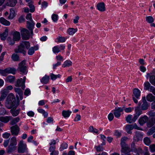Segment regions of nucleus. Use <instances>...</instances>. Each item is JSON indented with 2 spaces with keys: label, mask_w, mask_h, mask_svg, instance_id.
<instances>
[{
  "label": "nucleus",
  "mask_w": 155,
  "mask_h": 155,
  "mask_svg": "<svg viewBox=\"0 0 155 155\" xmlns=\"http://www.w3.org/2000/svg\"><path fill=\"white\" fill-rule=\"evenodd\" d=\"M155 132V125L149 129L147 132V134L148 136L152 135Z\"/></svg>",
  "instance_id": "58836bf2"
},
{
  "label": "nucleus",
  "mask_w": 155,
  "mask_h": 155,
  "mask_svg": "<svg viewBox=\"0 0 155 155\" xmlns=\"http://www.w3.org/2000/svg\"><path fill=\"white\" fill-rule=\"evenodd\" d=\"M133 96H134L137 99H139L140 95V91L137 88H135L133 90Z\"/></svg>",
  "instance_id": "412c9836"
},
{
  "label": "nucleus",
  "mask_w": 155,
  "mask_h": 155,
  "mask_svg": "<svg viewBox=\"0 0 155 155\" xmlns=\"http://www.w3.org/2000/svg\"><path fill=\"white\" fill-rule=\"evenodd\" d=\"M17 144V141L16 138L15 137H13L10 140V144L16 145Z\"/></svg>",
  "instance_id": "4c0bfd02"
},
{
  "label": "nucleus",
  "mask_w": 155,
  "mask_h": 155,
  "mask_svg": "<svg viewBox=\"0 0 155 155\" xmlns=\"http://www.w3.org/2000/svg\"><path fill=\"white\" fill-rule=\"evenodd\" d=\"M124 108L121 107H116L115 110H114V114L115 117L117 118H119L121 115V113L123 111Z\"/></svg>",
  "instance_id": "6e6552de"
},
{
  "label": "nucleus",
  "mask_w": 155,
  "mask_h": 155,
  "mask_svg": "<svg viewBox=\"0 0 155 155\" xmlns=\"http://www.w3.org/2000/svg\"><path fill=\"white\" fill-rule=\"evenodd\" d=\"M27 28L30 31V33L31 36L33 35V29L34 28L35 23L33 21H27L26 22Z\"/></svg>",
  "instance_id": "423d86ee"
},
{
  "label": "nucleus",
  "mask_w": 155,
  "mask_h": 155,
  "mask_svg": "<svg viewBox=\"0 0 155 155\" xmlns=\"http://www.w3.org/2000/svg\"><path fill=\"white\" fill-rule=\"evenodd\" d=\"M122 108H124V110L125 112L126 113L130 112L132 111V109L130 107H129L127 108H125V107H123Z\"/></svg>",
  "instance_id": "680f3d73"
},
{
  "label": "nucleus",
  "mask_w": 155,
  "mask_h": 155,
  "mask_svg": "<svg viewBox=\"0 0 155 155\" xmlns=\"http://www.w3.org/2000/svg\"><path fill=\"white\" fill-rule=\"evenodd\" d=\"M0 74L4 76L7 75L6 71H5V68L4 70L0 69Z\"/></svg>",
  "instance_id": "bf43d9fd"
},
{
  "label": "nucleus",
  "mask_w": 155,
  "mask_h": 155,
  "mask_svg": "<svg viewBox=\"0 0 155 155\" xmlns=\"http://www.w3.org/2000/svg\"><path fill=\"white\" fill-rule=\"evenodd\" d=\"M10 12L9 16L8 17V19H12L15 16V11L13 8H11L10 9Z\"/></svg>",
  "instance_id": "473e14b6"
},
{
  "label": "nucleus",
  "mask_w": 155,
  "mask_h": 155,
  "mask_svg": "<svg viewBox=\"0 0 155 155\" xmlns=\"http://www.w3.org/2000/svg\"><path fill=\"white\" fill-rule=\"evenodd\" d=\"M132 116L131 115H129L126 117V120L127 122L129 123H131L132 122H134L136 120H134V117L132 119Z\"/></svg>",
  "instance_id": "f704fd0d"
},
{
  "label": "nucleus",
  "mask_w": 155,
  "mask_h": 155,
  "mask_svg": "<svg viewBox=\"0 0 155 155\" xmlns=\"http://www.w3.org/2000/svg\"><path fill=\"white\" fill-rule=\"evenodd\" d=\"M17 3V0H7L6 5L8 6L13 7Z\"/></svg>",
  "instance_id": "4468645a"
},
{
  "label": "nucleus",
  "mask_w": 155,
  "mask_h": 155,
  "mask_svg": "<svg viewBox=\"0 0 155 155\" xmlns=\"http://www.w3.org/2000/svg\"><path fill=\"white\" fill-rule=\"evenodd\" d=\"M8 93V91L6 89H5L2 91L1 95L0 97V101H2L5 98Z\"/></svg>",
  "instance_id": "f3484780"
},
{
  "label": "nucleus",
  "mask_w": 155,
  "mask_h": 155,
  "mask_svg": "<svg viewBox=\"0 0 155 155\" xmlns=\"http://www.w3.org/2000/svg\"><path fill=\"white\" fill-rule=\"evenodd\" d=\"M0 22L6 26H8L10 24V22L5 19L4 18L1 17L0 18Z\"/></svg>",
  "instance_id": "c85d7f7f"
},
{
  "label": "nucleus",
  "mask_w": 155,
  "mask_h": 155,
  "mask_svg": "<svg viewBox=\"0 0 155 155\" xmlns=\"http://www.w3.org/2000/svg\"><path fill=\"white\" fill-rule=\"evenodd\" d=\"M15 77L12 75H9L6 78V81L10 83H13L15 79Z\"/></svg>",
  "instance_id": "7c9ffc66"
},
{
  "label": "nucleus",
  "mask_w": 155,
  "mask_h": 155,
  "mask_svg": "<svg viewBox=\"0 0 155 155\" xmlns=\"http://www.w3.org/2000/svg\"><path fill=\"white\" fill-rule=\"evenodd\" d=\"M26 60H24L21 61L19 64L18 70L19 71L22 73L26 74L27 71V67L25 65Z\"/></svg>",
  "instance_id": "f03ea898"
},
{
  "label": "nucleus",
  "mask_w": 155,
  "mask_h": 155,
  "mask_svg": "<svg viewBox=\"0 0 155 155\" xmlns=\"http://www.w3.org/2000/svg\"><path fill=\"white\" fill-rule=\"evenodd\" d=\"M26 146L23 143V141H21L18 144V151L19 153H24L27 150Z\"/></svg>",
  "instance_id": "39448f33"
},
{
  "label": "nucleus",
  "mask_w": 155,
  "mask_h": 155,
  "mask_svg": "<svg viewBox=\"0 0 155 155\" xmlns=\"http://www.w3.org/2000/svg\"><path fill=\"white\" fill-rule=\"evenodd\" d=\"M38 49V47L37 46L32 47L30 48L28 51V54L29 55H32L34 53L35 50H36Z\"/></svg>",
  "instance_id": "b1692460"
},
{
  "label": "nucleus",
  "mask_w": 155,
  "mask_h": 155,
  "mask_svg": "<svg viewBox=\"0 0 155 155\" xmlns=\"http://www.w3.org/2000/svg\"><path fill=\"white\" fill-rule=\"evenodd\" d=\"M6 73L12 74H15L16 72V70L14 68H5Z\"/></svg>",
  "instance_id": "5701e85b"
},
{
  "label": "nucleus",
  "mask_w": 155,
  "mask_h": 155,
  "mask_svg": "<svg viewBox=\"0 0 155 155\" xmlns=\"http://www.w3.org/2000/svg\"><path fill=\"white\" fill-rule=\"evenodd\" d=\"M97 8L98 10L102 12L105 11L106 10L105 4L103 2L98 3L97 5Z\"/></svg>",
  "instance_id": "ddd939ff"
},
{
  "label": "nucleus",
  "mask_w": 155,
  "mask_h": 155,
  "mask_svg": "<svg viewBox=\"0 0 155 155\" xmlns=\"http://www.w3.org/2000/svg\"><path fill=\"white\" fill-rule=\"evenodd\" d=\"M78 31L77 28H69L67 31V33L70 35H74Z\"/></svg>",
  "instance_id": "aec40b11"
},
{
  "label": "nucleus",
  "mask_w": 155,
  "mask_h": 155,
  "mask_svg": "<svg viewBox=\"0 0 155 155\" xmlns=\"http://www.w3.org/2000/svg\"><path fill=\"white\" fill-rule=\"evenodd\" d=\"M8 29L6 28L5 29V31L0 35L1 39L3 41L5 40L8 35Z\"/></svg>",
  "instance_id": "4be33fe9"
},
{
  "label": "nucleus",
  "mask_w": 155,
  "mask_h": 155,
  "mask_svg": "<svg viewBox=\"0 0 155 155\" xmlns=\"http://www.w3.org/2000/svg\"><path fill=\"white\" fill-rule=\"evenodd\" d=\"M57 39L58 40V43H64L65 42L66 38L64 37L59 36Z\"/></svg>",
  "instance_id": "37998d69"
},
{
  "label": "nucleus",
  "mask_w": 155,
  "mask_h": 155,
  "mask_svg": "<svg viewBox=\"0 0 155 155\" xmlns=\"http://www.w3.org/2000/svg\"><path fill=\"white\" fill-rule=\"evenodd\" d=\"M25 46V47L26 49H28L30 46V43L28 41H22L18 47V48L15 49V52L16 53H22L25 55L26 52L24 50Z\"/></svg>",
  "instance_id": "f257e3e1"
},
{
  "label": "nucleus",
  "mask_w": 155,
  "mask_h": 155,
  "mask_svg": "<svg viewBox=\"0 0 155 155\" xmlns=\"http://www.w3.org/2000/svg\"><path fill=\"white\" fill-rule=\"evenodd\" d=\"M19 111L20 110H10V112L13 117H15L19 114Z\"/></svg>",
  "instance_id": "a19ab883"
},
{
  "label": "nucleus",
  "mask_w": 155,
  "mask_h": 155,
  "mask_svg": "<svg viewBox=\"0 0 155 155\" xmlns=\"http://www.w3.org/2000/svg\"><path fill=\"white\" fill-rule=\"evenodd\" d=\"M150 84L148 81L145 82L144 84V89L145 90H148L150 89L151 87Z\"/></svg>",
  "instance_id": "09e8293b"
},
{
  "label": "nucleus",
  "mask_w": 155,
  "mask_h": 155,
  "mask_svg": "<svg viewBox=\"0 0 155 155\" xmlns=\"http://www.w3.org/2000/svg\"><path fill=\"white\" fill-rule=\"evenodd\" d=\"M12 117L11 116H6L5 117H0V121L5 123L8 122L10 120H11Z\"/></svg>",
  "instance_id": "2eb2a0df"
},
{
  "label": "nucleus",
  "mask_w": 155,
  "mask_h": 155,
  "mask_svg": "<svg viewBox=\"0 0 155 155\" xmlns=\"http://www.w3.org/2000/svg\"><path fill=\"white\" fill-rule=\"evenodd\" d=\"M68 147V144L65 143H62L60 147L61 150H63L64 149H66Z\"/></svg>",
  "instance_id": "603ef678"
},
{
  "label": "nucleus",
  "mask_w": 155,
  "mask_h": 155,
  "mask_svg": "<svg viewBox=\"0 0 155 155\" xmlns=\"http://www.w3.org/2000/svg\"><path fill=\"white\" fill-rule=\"evenodd\" d=\"M13 40L16 41H19L21 38L20 34L19 32L16 31L13 34Z\"/></svg>",
  "instance_id": "6ab92c4d"
},
{
  "label": "nucleus",
  "mask_w": 155,
  "mask_h": 155,
  "mask_svg": "<svg viewBox=\"0 0 155 155\" xmlns=\"http://www.w3.org/2000/svg\"><path fill=\"white\" fill-rule=\"evenodd\" d=\"M108 119L109 121H112L114 118L113 114L112 113H110L108 115Z\"/></svg>",
  "instance_id": "e2e57ef3"
},
{
  "label": "nucleus",
  "mask_w": 155,
  "mask_h": 155,
  "mask_svg": "<svg viewBox=\"0 0 155 155\" xmlns=\"http://www.w3.org/2000/svg\"><path fill=\"white\" fill-rule=\"evenodd\" d=\"M55 145L50 146L49 148V150L50 152H52L54 151H56L55 150Z\"/></svg>",
  "instance_id": "0e129e2a"
},
{
  "label": "nucleus",
  "mask_w": 155,
  "mask_h": 155,
  "mask_svg": "<svg viewBox=\"0 0 155 155\" xmlns=\"http://www.w3.org/2000/svg\"><path fill=\"white\" fill-rule=\"evenodd\" d=\"M10 100H8V101L6 100L5 103V106L6 107L9 109H11L14 106H15L16 102H12L11 101H10Z\"/></svg>",
  "instance_id": "dca6fc26"
},
{
  "label": "nucleus",
  "mask_w": 155,
  "mask_h": 155,
  "mask_svg": "<svg viewBox=\"0 0 155 155\" xmlns=\"http://www.w3.org/2000/svg\"><path fill=\"white\" fill-rule=\"evenodd\" d=\"M143 142L147 145H149L151 143V140L150 138L147 137H145L144 138Z\"/></svg>",
  "instance_id": "a18cd8bd"
},
{
  "label": "nucleus",
  "mask_w": 155,
  "mask_h": 155,
  "mask_svg": "<svg viewBox=\"0 0 155 155\" xmlns=\"http://www.w3.org/2000/svg\"><path fill=\"white\" fill-rule=\"evenodd\" d=\"M135 141H134L131 144V148L132 151H134L135 152H137V149L136 147L135 144Z\"/></svg>",
  "instance_id": "8fccbe9b"
},
{
  "label": "nucleus",
  "mask_w": 155,
  "mask_h": 155,
  "mask_svg": "<svg viewBox=\"0 0 155 155\" xmlns=\"http://www.w3.org/2000/svg\"><path fill=\"white\" fill-rule=\"evenodd\" d=\"M10 100V101L13 102H16V99L15 96L12 94H9L7 96L6 100Z\"/></svg>",
  "instance_id": "2f4dec72"
},
{
  "label": "nucleus",
  "mask_w": 155,
  "mask_h": 155,
  "mask_svg": "<svg viewBox=\"0 0 155 155\" xmlns=\"http://www.w3.org/2000/svg\"><path fill=\"white\" fill-rule=\"evenodd\" d=\"M10 135V134L7 132H5L2 135L3 137L5 139H7L9 138Z\"/></svg>",
  "instance_id": "052dcab7"
},
{
  "label": "nucleus",
  "mask_w": 155,
  "mask_h": 155,
  "mask_svg": "<svg viewBox=\"0 0 155 155\" xmlns=\"http://www.w3.org/2000/svg\"><path fill=\"white\" fill-rule=\"evenodd\" d=\"M61 77V75L60 74L55 75L53 73H51L50 75L51 78L52 80H56L57 78H60Z\"/></svg>",
  "instance_id": "c03bdc74"
},
{
  "label": "nucleus",
  "mask_w": 155,
  "mask_h": 155,
  "mask_svg": "<svg viewBox=\"0 0 155 155\" xmlns=\"http://www.w3.org/2000/svg\"><path fill=\"white\" fill-rule=\"evenodd\" d=\"M134 129L133 125L132 124H127L126 127V130L127 133L131 134V130Z\"/></svg>",
  "instance_id": "a878e982"
},
{
  "label": "nucleus",
  "mask_w": 155,
  "mask_h": 155,
  "mask_svg": "<svg viewBox=\"0 0 155 155\" xmlns=\"http://www.w3.org/2000/svg\"><path fill=\"white\" fill-rule=\"evenodd\" d=\"M12 58L13 60L14 61H20V58L19 56L16 54H13L12 56Z\"/></svg>",
  "instance_id": "79ce46f5"
},
{
  "label": "nucleus",
  "mask_w": 155,
  "mask_h": 155,
  "mask_svg": "<svg viewBox=\"0 0 155 155\" xmlns=\"http://www.w3.org/2000/svg\"><path fill=\"white\" fill-rule=\"evenodd\" d=\"M141 103L139 102L138 106L135 107L134 112L135 114L134 116V120H137L139 116L142 114V111L140 108Z\"/></svg>",
  "instance_id": "7ed1b4c3"
},
{
  "label": "nucleus",
  "mask_w": 155,
  "mask_h": 155,
  "mask_svg": "<svg viewBox=\"0 0 155 155\" xmlns=\"http://www.w3.org/2000/svg\"><path fill=\"white\" fill-rule=\"evenodd\" d=\"M0 112L2 114H7V111L3 108H0Z\"/></svg>",
  "instance_id": "774afa93"
},
{
  "label": "nucleus",
  "mask_w": 155,
  "mask_h": 155,
  "mask_svg": "<svg viewBox=\"0 0 155 155\" xmlns=\"http://www.w3.org/2000/svg\"><path fill=\"white\" fill-rule=\"evenodd\" d=\"M146 99L149 102H153L155 100V96L151 94H149L147 95Z\"/></svg>",
  "instance_id": "cd10ccee"
},
{
  "label": "nucleus",
  "mask_w": 155,
  "mask_h": 155,
  "mask_svg": "<svg viewBox=\"0 0 155 155\" xmlns=\"http://www.w3.org/2000/svg\"><path fill=\"white\" fill-rule=\"evenodd\" d=\"M15 85L17 87H21L22 89H24L25 87V84L23 83L22 79V78L18 79L15 83Z\"/></svg>",
  "instance_id": "f8f14e48"
},
{
  "label": "nucleus",
  "mask_w": 155,
  "mask_h": 155,
  "mask_svg": "<svg viewBox=\"0 0 155 155\" xmlns=\"http://www.w3.org/2000/svg\"><path fill=\"white\" fill-rule=\"evenodd\" d=\"M148 117L146 115H145L139 118L138 120V123L140 125L143 126L148 121Z\"/></svg>",
  "instance_id": "9d476101"
},
{
  "label": "nucleus",
  "mask_w": 155,
  "mask_h": 155,
  "mask_svg": "<svg viewBox=\"0 0 155 155\" xmlns=\"http://www.w3.org/2000/svg\"><path fill=\"white\" fill-rule=\"evenodd\" d=\"M28 6L30 8V12H34L35 11V8L34 6L31 4H28Z\"/></svg>",
  "instance_id": "864d4df0"
},
{
  "label": "nucleus",
  "mask_w": 155,
  "mask_h": 155,
  "mask_svg": "<svg viewBox=\"0 0 155 155\" xmlns=\"http://www.w3.org/2000/svg\"><path fill=\"white\" fill-rule=\"evenodd\" d=\"M65 46L64 45H60L59 46H56L52 48V51L54 53H58L61 50H64Z\"/></svg>",
  "instance_id": "1a4fd4ad"
},
{
  "label": "nucleus",
  "mask_w": 155,
  "mask_h": 155,
  "mask_svg": "<svg viewBox=\"0 0 155 155\" xmlns=\"http://www.w3.org/2000/svg\"><path fill=\"white\" fill-rule=\"evenodd\" d=\"M155 75H153L151 76L150 78V81L151 84L155 86Z\"/></svg>",
  "instance_id": "49530a36"
},
{
  "label": "nucleus",
  "mask_w": 155,
  "mask_h": 155,
  "mask_svg": "<svg viewBox=\"0 0 155 155\" xmlns=\"http://www.w3.org/2000/svg\"><path fill=\"white\" fill-rule=\"evenodd\" d=\"M150 104L147 102L143 103L141 105V109L142 110H147L149 107Z\"/></svg>",
  "instance_id": "c9c22d12"
},
{
  "label": "nucleus",
  "mask_w": 155,
  "mask_h": 155,
  "mask_svg": "<svg viewBox=\"0 0 155 155\" xmlns=\"http://www.w3.org/2000/svg\"><path fill=\"white\" fill-rule=\"evenodd\" d=\"M95 148H96V150L98 152L102 151L104 149L103 147L100 145L97 147H95Z\"/></svg>",
  "instance_id": "5fc2aeb1"
},
{
  "label": "nucleus",
  "mask_w": 155,
  "mask_h": 155,
  "mask_svg": "<svg viewBox=\"0 0 155 155\" xmlns=\"http://www.w3.org/2000/svg\"><path fill=\"white\" fill-rule=\"evenodd\" d=\"M71 113V112L69 110H63L62 111V114L64 118H67L70 116Z\"/></svg>",
  "instance_id": "393cba45"
},
{
  "label": "nucleus",
  "mask_w": 155,
  "mask_h": 155,
  "mask_svg": "<svg viewBox=\"0 0 155 155\" xmlns=\"http://www.w3.org/2000/svg\"><path fill=\"white\" fill-rule=\"evenodd\" d=\"M49 80V77L47 75H45V76L43 77L41 80V83L46 84L48 83Z\"/></svg>",
  "instance_id": "c756f323"
},
{
  "label": "nucleus",
  "mask_w": 155,
  "mask_h": 155,
  "mask_svg": "<svg viewBox=\"0 0 155 155\" xmlns=\"http://www.w3.org/2000/svg\"><path fill=\"white\" fill-rule=\"evenodd\" d=\"M26 18L27 20L29 21H33L32 19L31 14V13L28 14L26 16Z\"/></svg>",
  "instance_id": "4d7b16f0"
},
{
  "label": "nucleus",
  "mask_w": 155,
  "mask_h": 155,
  "mask_svg": "<svg viewBox=\"0 0 155 155\" xmlns=\"http://www.w3.org/2000/svg\"><path fill=\"white\" fill-rule=\"evenodd\" d=\"M127 137H122L121 139L120 140V144L121 146H124L127 145L125 143V141L127 140Z\"/></svg>",
  "instance_id": "ea45409f"
},
{
  "label": "nucleus",
  "mask_w": 155,
  "mask_h": 155,
  "mask_svg": "<svg viewBox=\"0 0 155 155\" xmlns=\"http://www.w3.org/2000/svg\"><path fill=\"white\" fill-rule=\"evenodd\" d=\"M72 64V63L71 61L69 60H67L64 62L62 66L64 68L66 67H69L71 66Z\"/></svg>",
  "instance_id": "72a5a7b5"
},
{
  "label": "nucleus",
  "mask_w": 155,
  "mask_h": 155,
  "mask_svg": "<svg viewBox=\"0 0 155 155\" xmlns=\"http://www.w3.org/2000/svg\"><path fill=\"white\" fill-rule=\"evenodd\" d=\"M51 18L54 21L56 22L58 20V15L55 14H53L52 15Z\"/></svg>",
  "instance_id": "6e6d98bb"
},
{
  "label": "nucleus",
  "mask_w": 155,
  "mask_h": 155,
  "mask_svg": "<svg viewBox=\"0 0 155 155\" xmlns=\"http://www.w3.org/2000/svg\"><path fill=\"white\" fill-rule=\"evenodd\" d=\"M154 124L152 123V121L151 120L147 122V127L150 128L152 127Z\"/></svg>",
  "instance_id": "338daca9"
},
{
  "label": "nucleus",
  "mask_w": 155,
  "mask_h": 155,
  "mask_svg": "<svg viewBox=\"0 0 155 155\" xmlns=\"http://www.w3.org/2000/svg\"><path fill=\"white\" fill-rule=\"evenodd\" d=\"M143 138L142 134L139 132H137L134 138V141L137 142L141 140H142Z\"/></svg>",
  "instance_id": "9b49d317"
},
{
  "label": "nucleus",
  "mask_w": 155,
  "mask_h": 155,
  "mask_svg": "<svg viewBox=\"0 0 155 155\" xmlns=\"http://www.w3.org/2000/svg\"><path fill=\"white\" fill-rule=\"evenodd\" d=\"M12 134L13 135H17L20 131V128L17 125H15L10 127Z\"/></svg>",
  "instance_id": "0eeeda50"
},
{
  "label": "nucleus",
  "mask_w": 155,
  "mask_h": 155,
  "mask_svg": "<svg viewBox=\"0 0 155 155\" xmlns=\"http://www.w3.org/2000/svg\"><path fill=\"white\" fill-rule=\"evenodd\" d=\"M149 148L151 152H155V144H152L150 146Z\"/></svg>",
  "instance_id": "13d9d810"
},
{
  "label": "nucleus",
  "mask_w": 155,
  "mask_h": 155,
  "mask_svg": "<svg viewBox=\"0 0 155 155\" xmlns=\"http://www.w3.org/2000/svg\"><path fill=\"white\" fill-rule=\"evenodd\" d=\"M122 148L121 150V152L124 153L126 155L130 153V148H129L127 145L124 146H121Z\"/></svg>",
  "instance_id": "a211bd4d"
},
{
  "label": "nucleus",
  "mask_w": 155,
  "mask_h": 155,
  "mask_svg": "<svg viewBox=\"0 0 155 155\" xmlns=\"http://www.w3.org/2000/svg\"><path fill=\"white\" fill-rule=\"evenodd\" d=\"M19 120L20 118L18 117L15 118L11 120L10 124L11 125L15 124L19 121Z\"/></svg>",
  "instance_id": "e433bc0d"
},
{
  "label": "nucleus",
  "mask_w": 155,
  "mask_h": 155,
  "mask_svg": "<svg viewBox=\"0 0 155 155\" xmlns=\"http://www.w3.org/2000/svg\"><path fill=\"white\" fill-rule=\"evenodd\" d=\"M146 21L149 23H151L154 21V19L152 16H147L146 17Z\"/></svg>",
  "instance_id": "de8ad7c7"
},
{
  "label": "nucleus",
  "mask_w": 155,
  "mask_h": 155,
  "mask_svg": "<svg viewBox=\"0 0 155 155\" xmlns=\"http://www.w3.org/2000/svg\"><path fill=\"white\" fill-rule=\"evenodd\" d=\"M14 90L16 94L18 95L20 99L21 100L23 98V92L21 90L20 88H15Z\"/></svg>",
  "instance_id": "bb28decb"
},
{
  "label": "nucleus",
  "mask_w": 155,
  "mask_h": 155,
  "mask_svg": "<svg viewBox=\"0 0 155 155\" xmlns=\"http://www.w3.org/2000/svg\"><path fill=\"white\" fill-rule=\"evenodd\" d=\"M16 150V149H15V148L11 147H9L8 146L7 148V152L8 153H10Z\"/></svg>",
  "instance_id": "3c124183"
},
{
  "label": "nucleus",
  "mask_w": 155,
  "mask_h": 155,
  "mask_svg": "<svg viewBox=\"0 0 155 155\" xmlns=\"http://www.w3.org/2000/svg\"><path fill=\"white\" fill-rule=\"evenodd\" d=\"M21 33L22 38L24 40H27L29 39L31 35L29 31L25 28H23L21 29ZM32 37L31 36V38Z\"/></svg>",
  "instance_id": "20e7f679"
},
{
  "label": "nucleus",
  "mask_w": 155,
  "mask_h": 155,
  "mask_svg": "<svg viewBox=\"0 0 155 155\" xmlns=\"http://www.w3.org/2000/svg\"><path fill=\"white\" fill-rule=\"evenodd\" d=\"M80 18L79 16L78 15L76 16L73 19V23L75 24L77 23L78 22V20Z\"/></svg>",
  "instance_id": "69168bd1"
}]
</instances>
